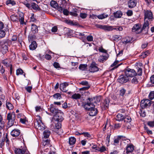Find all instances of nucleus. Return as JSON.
<instances>
[{"instance_id":"nucleus-1","label":"nucleus","mask_w":154,"mask_h":154,"mask_svg":"<svg viewBox=\"0 0 154 154\" xmlns=\"http://www.w3.org/2000/svg\"><path fill=\"white\" fill-rule=\"evenodd\" d=\"M61 124L58 122H56L55 121L51 125V128L59 134L63 133L62 130L61 129Z\"/></svg>"},{"instance_id":"nucleus-2","label":"nucleus","mask_w":154,"mask_h":154,"mask_svg":"<svg viewBox=\"0 0 154 154\" xmlns=\"http://www.w3.org/2000/svg\"><path fill=\"white\" fill-rule=\"evenodd\" d=\"M143 11L144 20L152 22L154 18L152 13L151 11L144 9Z\"/></svg>"},{"instance_id":"nucleus-3","label":"nucleus","mask_w":154,"mask_h":154,"mask_svg":"<svg viewBox=\"0 0 154 154\" xmlns=\"http://www.w3.org/2000/svg\"><path fill=\"white\" fill-rule=\"evenodd\" d=\"M16 119V115L14 112H10L8 114L7 120H8V125L9 127L14 124Z\"/></svg>"},{"instance_id":"nucleus-4","label":"nucleus","mask_w":154,"mask_h":154,"mask_svg":"<svg viewBox=\"0 0 154 154\" xmlns=\"http://www.w3.org/2000/svg\"><path fill=\"white\" fill-rule=\"evenodd\" d=\"M95 106H84V107L85 109L88 111V113L91 116H94L96 115L98 112L97 109L95 108Z\"/></svg>"},{"instance_id":"nucleus-5","label":"nucleus","mask_w":154,"mask_h":154,"mask_svg":"<svg viewBox=\"0 0 154 154\" xmlns=\"http://www.w3.org/2000/svg\"><path fill=\"white\" fill-rule=\"evenodd\" d=\"M124 71L125 76L128 78V77H132L135 76L137 75V72L134 69L127 68L125 69Z\"/></svg>"},{"instance_id":"nucleus-6","label":"nucleus","mask_w":154,"mask_h":154,"mask_svg":"<svg viewBox=\"0 0 154 154\" xmlns=\"http://www.w3.org/2000/svg\"><path fill=\"white\" fill-rule=\"evenodd\" d=\"M34 125L35 127L38 129L43 131L45 128V126L42 122V120L40 119H36L34 123Z\"/></svg>"},{"instance_id":"nucleus-7","label":"nucleus","mask_w":154,"mask_h":154,"mask_svg":"<svg viewBox=\"0 0 154 154\" xmlns=\"http://www.w3.org/2000/svg\"><path fill=\"white\" fill-rule=\"evenodd\" d=\"M150 105V101L147 99H144L141 100L140 103V106L143 109L148 107Z\"/></svg>"},{"instance_id":"nucleus-8","label":"nucleus","mask_w":154,"mask_h":154,"mask_svg":"<svg viewBox=\"0 0 154 154\" xmlns=\"http://www.w3.org/2000/svg\"><path fill=\"white\" fill-rule=\"evenodd\" d=\"M63 113L61 112H58L56 115H55L54 116V119L56 122H62L63 120Z\"/></svg>"},{"instance_id":"nucleus-9","label":"nucleus","mask_w":154,"mask_h":154,"mask_svg":"<svg viewBox=\"0 0 154 154\" xmlns=\"http://www.w3.org/2000/svg\"><path fill=\"white\" fill-rule=\"evenodd\" d=\"M27 151L26 148L22 146L19 148H15L14 150L16 154H24Z\"/></svg>"},{"instance_id":"nucleus-10","label":"nucleus","mask_w":154,"mask_h":154,"mask_svg":"<svg viewBox=\"0 0 154 154\" xmlns=\"http://www.w3.org/2000/svg\"><path fill=\"white\" fill-rule=\"evenodd\" d=\"M99 69L97 64L95 62H93L91 64L89 70L90 72H94L98 71Z\"/></svg>"},{"instance_id":"nucleus-11","label":"nucleus","mask_w":154,"mask_h":154,"mask_svg":"<svg viewBox=\"0 0 154 154\" xmlns=\"http://www.w3.org/2000/svg\"><path fill=\"white\" fill-rule=\"evenodd\" d=\"M50 111L54 116L57 115V114L61 112V111L59 110L57 108L54 106L53 104H51L50 108Z\"/></svg>"},{"instance_id":"nucleus-12","label":"nucleus","mask_w":154,"mask_h":154,"mask_svg":"<svg viewBox=\"0 0 154 154\" xmlns=\"http://www.w3.org/2000/svg\"><path fill=\"white\" fill-rule=\"evenodd\" d=\"M94 99V98H90L89 97L86 100V101L84 105V106H95L94 103L92 102Z\"/></svg>"},{"instance_id":"nucleus-13","label":"nucleus","mask_w":154,"mask_h":154,"mask_svg":"<svg viewBox=\"0 0 154 154\" xmlns=\"http://www.w3.org/2000/svg\"><path fill=\"white\" fill-rule=\"evenodd\" d=\"M128 80L129 79L125 75L124 76V75L120 76L118 79V82L121 84L126 83L127 82Z\"/></svg>"},{"instance_id":"nucleus-14","label":"nucleus","mask_w":154,"mask_h":154,"mask_svg":"<svg viewBox=\"0 0 154 154\" xmlns=\"http://www.w3.org/2000/svg\"><path fill=\"white\" fill-rule=\"evenodd\" d=\"M137 3V0H129L128 2V7L130 8L135 7Z\"/></svg>"},{"instance_id":"nucleus-15","label":"nucleus","mask_w":154,"mask_h":154,"mask_svg":"<svg viewBox=\"0 0 154 154\" xmlns=\"http://www.w3.org/2000/svg\"><path fill=\"white\" fill-rule=\"evenodd\" d=\"M68 85V83L66 82L61 83L60 85V88L62 91L66 92L68 90L67 88H66V87Z\"/></svg>"},{"instance_id":"nucleus-16","label":"nucleus","mask_w":154,"mask_h":154,"mask_svg":"<svg viewBox=\"0 0 154 154\" xmlns=\"http://www.w3.org/2000/svg\"><path fill=\"white\" fill-rule=\"evenodd\" d=\"M126 115L118 113L116 116L115 119L117 121H122L124 120L126 118Z\"/></svg>"},{"instance_id":"nucleus-17","label":"nucleus","mask_w":154,"mask_h":154,"mask_svg":"<svg viewBox=\"0 0 154 154\" xmlns=\"http://www.w3.org/2000/svg\"><path fill=\"white\" fill-rule=\"evenodd\" d=\"M20 133V131L18 129H14L11 132V135L13 137L18 136Z\"/></svg>"},{"instance_id":"nucleus-18","label":"nucleus","mask_w":154,"mask_h":154,"mask_svg":"<svg viewBox=\"0 0 154 154\" xmlns=\"http://www.w3.org/2000/svg\"><path fill=\"white\" fill-rule=\"evenodd\" d=\"M141 26L139 24H135L133 27L132 31L133 32H136V33H139L138 31L140 29Z\"/></svg>"},{"instance_id":"nucleus-19","label":"nucleus","mask_w":154,"mask_h":154,"mask_svg":"<svg viewBox=\"0 0 154 154\" xmlns=\"http://www.w3.org/2000/svg\"><path fill=\"white\" fill-rule=\"evenodd\" d=\"M8 45H2L1 49V51L3 54H5L8 51Z\"/></svg>"},{"instance_id":"nucleus-20","label":"nucleus","mask_w":154,"mask_h":154,"mask_svg":"<svg viewBox=\"0 0 154 154\" xmlns=\"http://www.w3.org/2000/svg\"><path fill=\"white\" fill-rule=\"evenodd\" d=\"M151 22L149 21L146 20H144V23L143 25V26L141 29V31H142L143 29H145L146 28H147L148 29H149V23H151Z\"/></svg>"},{"instance_id":"nucleus-21","label":"nucleus","mask_w":154,"mask_h":154,"mask_svg":"<svg viewBox=\"0 0 154 154\" xmlns=\"http://www.w3.org/2000/svg\"><path fill=\"white\" fill-rule=\"evenodd\" d=\"M37 47V44L35 41H33L32 42L29 46L30 49L32 50H35Z\"/></svg>"},{"instance_id":"nucleus-22","label":"nucleus","mask_w":154,"mask_h":154,"mask_svg":"<svg viewBox=\"0 0 154 154\" xmlns=\"http://www.w3.org/2000/svg\"><path fill=\"white\" fill-rule=\"evenodd\" d=\"M132 40L131 38L129 37H127L123 39L122 42L123 44H126L131 43Z\"/></svg>"},{"instance_id":"nucleus-23","label":"nucleus","mask_w":154,"mask_h":154,"mask_svg":"<svg viewBox=\"0 0 154 154\" xmlns=\"http://www.w3.org/2000/svg\"><path fill=\"white\" fill-rule=\"evenodd\" d=\"M10 61L9 60L7 59H6L3 60L2 62V63L4 64L7 67H9L11 66V65H12V64L9 63Z\"/></svg>"},{"instance_id":"nucleus-24","label":"nucleus","mask_w":154,"mask_h":154,"mask_svg":"<svg viewBox=\"0 0 154 154\" xmlns=\"http://www.w3.org/2000/svg\"><path fill=\"white\" fill-rule=\"evenodd\" d=\"M31 7L34 10L36 11H40L41 10L38 6L35 3H33L31 4Z\"/></svg>"},{"instance_id":"nucleus-25","label":"nucleus","mask_w":154,"mask_h":154,"mask_svg":"<svg viewBox=\"0 0 154 154\" xmlns=\"http://www.w3.org/2000/svg\"><path fill=\"white\" fill-rule=\"evenodd\" d=\"M119 61L118 60L115 61L111 65V67L114 66V67L112 68L111 70H113L117 68L121 64H119L118 65H117V64L118 63Z\"/></svg>"},{"instance_id":"nucleus-26","label":"nucleus","mask_w":154,"mask_h":154,"mask_svg":"<svg viewBox=\"0 0 154 154\" xmlns=\"http://www.w3.org/2000/svg\"><path fill=\"white\" fill-rule=\"evenodd\" d=\"M103 29L107 31H112L113 29V27L108 25H103Z\"/></svg>"},{"instance_id":"nucleus-27","label":"nucleus","mask_w":154,"mask_h":154,"mask_svg":"<svg viewBox=\"0 0 154 154\" xmlns=\"http://www.w3.org/2000/svg\"><path fill=\"white\" fill-rule=\"evenodd\" d=\"M31 30L32 32L34 33L37 32L38 31V29L37 26L34 24H32V25Z\"/></svg>"},{"instance_id":"nucleus-28","label":"nucleus","mask_w":154,"mask_h":154,"mask_svg":"<svg viewBox=\"0 0 154 154\" xmlns=\"http://www.w3.org/2000/svg\"><path fill=\"white\" fill-rule=\"evenodd\" d=\"M122 12L120 11H117L114 13V16L116 18H120L122 16Z\"/></svg>"},{"instance_id":"nucleus-29","label":"nucleus","mask_w":154,"mask_h":154,"mask_svg":"<svg viewBox=\"0 0 154 154\" xmlns=\"http://www.w3.org/2000/svg\"><path fill=\"white\" fill-rule=\"evenodd\" d=\"M107 59V57L105 56H100L98 59V61L100 62L103 63Z\"/></svg>"},{"instance_id":"nucleus-30","label":"nucleus","mask_w":154,"mask_h":154,"mask_svg":"<svg viewBox=\"0 0 154 154\" xmlns=\"http://www.w3.org/2000/svg\"><path fill=\"white\" fill-rule=\"evenodd\" d=\"M108 16V14H106L105 13H103L97 16V17L99 19L102 20L107 17Z\"/></svg>"},{"instance_id":"nucleus-31","label":"nucleus","mask_w":154,"mask_h":154,"mask_svg":"<svg viewBox=\"0 0 154 154\" xmlns=\"http://www.w3.org/2000/svg\"><path fill=\"white\" fill-rule=\"evenodd\" d=\"M76 142L75 138L73 137H70L69 140V143L70 145H73Z\"/></svg>"},{"instance_id":"nucleus-32","label":"nucleus","mask_w":154,"mask_h":154,"mask_svg":"<svg viewBox=\"0 0 154 154\" xmlns=\"http://www.w3.org/2000/svg\"><path fill=\"white\" fill-rule=\"evenodd\" d=\"M50 5L52 7L54 8H57L58 6V5L57 2L56 1L53 0L51 1Z\"/></svg>"},{"instance_id":"nucleus-33","label":"nucleus","mask_w":154,"mask_h":154,"mask_svg":"<svg viewBox=\"0 0 154 154\" xmlns=\"http://www.w3.org/2000/svg\"><path fill=\"white\" fill-rule=\"evenodd\" d=\"M81 95L79 94H75L72 95L71 98L74 99H78L80 98Z\"/></svg>"},{"instance_id":"nucleus-34","label":"nucleus","mask_w":154,"mask_h":154,"mask_svg":"<svg viewBox=\"0 0 154 154\" xmlns=\"http://www.w3.org/2000/svg\"><path fill=\"white\" fill-rule=\"evenodd\" d=\"M50 134V131L48 130H45V131L43 133V135L44 138H48Z\"/></svg>"},{"instance_id":"nucleus-35","label":"nucleus","mask_w":154,"mask_h":154,"mask_svg":"<svg viewBox=\"0 0 154 154\" xmlns=\"http://www.w3.org/2000/svg\"><path fill=\"white\" fill-rule=\"evenodd\" d=\"M4 126V122L3 121L2 117L0 115V130L2 129Z\"/></svg>"},{"instance_id":"nucleus-36","label":"nucleus","mask_w":154,"mask_h":154,"mask_svg":"<svg viewBox=\"0 0 154 154\" xmlns=\"http://www.w3.org/2000/svg\"><path fill=\"white\" fill-rule=\"evenodd\" d=\"M134 147V146L132 144L128 145L126 147V149L133 152Z\"/></svg>"},{"instance_id":"nucleus-37","label":"nucleus","mask_w":154,"mask_h":154,"mask_svg":"<svg viewBox=\"0 0 154 154\" xmlns=\"http://www.w3.org/2000/svg\"><path fill=\"white\" fill-rule=\"evenodd\" d=\"M52 96L54 99H60L62 98L61 94L59 93L55 94Z\"/></svg>"},{"instance_id":"nucleus-38","label":"nucleus","mask_w":154,"mask_h":154,"mask_svg":"<svg viewBox=\"0 0 154 154\" xmlns=\"http://www.w3.org/2000/svg\"><path fill=\"white\" fill-rule=\"evenodd\" d=\"M87 64H81L79 66V68L82 70H85L87 69Z\"/></svg>"},{"instance_id":"nucleus-39","label":"nucleus","mask_w":154,"mask_h":154,"mask_svg":"<svg viewBox=\"0 0 154 154\" xmlns=\"http://www.w3.org/2000/svg\"><path fill=\"white\" fill-rule=\"evenodd\" d=\"M106 150V148L104 146H103L100 148H98V149H96V152H97V151H100L101 152H104Z\"/></svg>"},{"instance_id":"nucleus-40","label":"nucleus","mask_w":154,"mask_h":154,"mask_svg":"<svg viewBox=\"0 0 154 154\" xmlns=\"http://www.w3.org/2000/svg\"><path fill=\"white\" fill-rule=\"evenodd\" d=\"M144 128L145 131L149 135L152 134V131L149 130L147 127L145 125Z\"/></svg>"},{"instance_id":"nucleus-41","label":"nucleus","mask_w":154,"mask_h":154,"mask_svg":"<svg viewBox=\"0 0 154 154\" xmlns=\"http://www.w3.org/2000/svg\"><path fill=\"white\" fill-rule=\"evenodd\" d=\"M19 20L21 24H23L24 23V18L23 14H21V16H20Z\"/></svg>"},{"instance_id":"nucleus-42","label":"nucleus","mask_w":154,"mask_h":154,"mask_svg":"<svg viewBox=\"0 0 154 154\" xmlns=\"http://www.w3.org/2000/svg\"><path fill=\"white\" fill-rule=\"evenodd\" d=\"M122 137V136H119L115 138L114 140V143L116 144H118L119 142V140Z\"/></svg>"},{"instance_id":"nucleus-43","label":"nucleus","mask_w":154,"mask_h":154,"mask_svg":"<svg viewBox=\"0 0 154 154\" xmlns=\"http://www.w3.org/2000/svg\"><path fill=\"white\" fill-rule=\"evenodd\" d=\"M5 32L3 30H0V38L4 37L5 35Z\"/></svg>"},{"instance_id":"nucleus-44","label":"nucleus","mask_w":154,"mask_h":154,"mask_svg":"<svg viewBox=\"0 0 154 154\" xmlns=\"http://www.w3.org/2000/svg\"><path fill=\"white\" fill-rule=\"evenodd\" d=\"M113 38L114 40L118 41L121 39V37L120 35H114L113 36Z\"/></svg>"},{"instance_id":"nucleus-45","label":"nucleus","mask_w":154,"mask_h":154,"mask_svg":"<svg viewBox=\"0 0 154 154\" xmlns=\"http://www.w3.org/2000/svg\"><path fill=\"white\" fill-rule=\"evenodd\" d=\"M6 4L8 5L9 4L12 5H14L16 4V3L15 1L11 0H8L6 2Z\"/></svg>"},{"instance_id":"nucleus-46","label":"nucleus","mask_w":154,"mask_h":154,"mask_svg":"<svg viewBox=\"0 0 154 154\" xmlns=\"http://www.w3.org/2000/svg\"><path fill=\"white\" fill-rule=\"evenodd\" d=\"M109 100L108 99H106L103 102V104L104 106L107 108L109 106Z\"/></svg>"},{"instance_id":"nucleus-47","label":"nucleus","mask_w":154,"mask_h":154,"mask_svg":"<svg viewBox=\"0 0 154 154\" xmlns=\"http://www.w3.org/2000/svg\"><path fill=\"white\" fill-rule=\"evenodd\" d=\"M139 113L140 116L142 117H144L146 116V113L144 111L142 110L141 109L140 110Z\"/></svg>"},{"instance_id":"nucleus-48","label":"nucleus","mask_w":154,"mask_h":154,"mask_svg":"<svg viewBox=\"0 0 154 154\" xmlns=\"http://www.w3.org/2000/svg\"><path fill=\"white\" fill-rule=\"evenodd\" d=\"M6 106L9 110H11L13 108L12 105L11 103L9 102L6 103Z\"/></svg>"},{"instance_id":"nucleus-49","label":"nucleus","mask_w":154,"mask_h":154,"mask_svg":"<svg viewBox=\"0 0 154 154\" xmlns=\"http://www.w3.org/2000/svg\"><path fill=\"white\" fill-rule=\"evenodd\" d=\"M149 97L150 99L152 100L154 98V91H151L150 93Z\"/></svg>"},{"instance_id":"nucleus-50","label":"nucleus","mask_w":154,"mask_h":154,"mask_svg":"<svg viewBox=\"0 0 154 154\" xmlns=\"http://www.w3.org/2000/svg\"><path fill=\"white\" fill-rule=\"evenodd\" d=\"M23 73V70L20 69H18L16 71V75H18L19 74H22Z\"/></svg>"},{"instance_id":"nucleus-51","label":"nucleus","mask_w":154,"mask_h":154,"mask_svg":"<svg viewBox=\"0 0 154 154\" xmlns=\"http://www.w3.org/2000/svg\"><path fill=\"white\" fill-rule=\"evenodd\" d=\"M142 73V69L140 68H139L138 69L137 72V75H141Z\"/></svg>"},{"instance_id":"nucleus-52","label":"nucleus","mask_w":154,"mask_h":154,"mask_svg":"<svg viewBox=\"0 0 154 154\" xmlns=\"http://www.w3.org/2000/svg\"><path fill=\"white\" fill-rule=\"evenodd\" d=\"M148 125L150 127H154V120L153 121H149L147 122Z\"/></svg>"},{"instance_id":"nucleus-53","label":"nucleus","mask_w":154,"mask_h":154,"mask_svg":"<svg viewBox=\"0 0 154 154\" xmlns=\"http://www.w3.org/2000/svg\"><path fill=\"white\" fill-rule=\"evenodd\" d=\"M11 19L13 21H16L17 20V17L14 15H12L11 16Z\"/></svg>"},{"instance_id":"nucleus-54","label":"nucleus","mask_w":154,"mask_h":154,"mask_svg":"<svg viewBox=\"0 0 154 154\" xmlns=\"http://www.w3.org/2000/svg\"><path fill=\"white\" fill-rule=\"evenodd\" d=\"M86 39L88 41L91 42L93 41V38L92 36L90 35L87 36L86 37Z\"/></svg>"},{"instance_id":"nucleus-55","label":"nucleus","mask_w":154,"mask_h":154,"mask_svg":"<svg viewBox=\"0 0 154 154\" xmlns=\"http://www.w3.org/2000/svg\"><path fill=\"white\" fill-rule=\"evenodd\" d=\"M132 83L134 84H137L138 82L137 78L136 77H134L131 80Z\"/></svg>"},{"instance_id":"nucleus-56","label":"nucleus","mask_w":154,"mask_h":154,"mask_svg":"<svg viewBox=\"0 0 154 154\" xmlns=\"http://www.w3.org/2000/svg\"><path fill=\"white\" fill-rule=\"evenodd\" d=\"M87 16V14L85 13H81L80 16L83 19L86 18Z\"/></svg>"},{"instance_id":"nucleus-57","label":"nucleus","mask_w":154,"mask_h":154,"mask_svg":"<svg viewBox=\"0 0 154 154\" xmlns=\"http://www.w3.org/2000/svg\"><path fill=\"white\" fill-rule=\"evenodd\" d=\"M80 84L83 85H86V86L87 85H89L88 82L86 81H84L81 82L80 83Z\"/></svg>"},{"instance_id":"nucleus-58","label":"nucleus","mask_w":154,"mask_h":154,"mask_svg":"<svg viewBox=\"0 0 154 154\" xmlns=\"http://www.w3.org/2000/svg\"><path fill=\"white\" fill-rule=\"evenodd\" d=\"M125 91H126L124 89V88L122 89L121 90H120V95H121L122 96H123L124 95V94L125 92Z\"/></svg>"},{"instance_id":"nucleus-59","label":"nucleus","mask_w":154,"mask_h":154,"mask_svg":"<svg viewBox=\"0 0 154 154\" xmlns=\"http://www.w3.org/2000/svg\"><path fill=\"white\" fill-rule=\"evenodd\" d=\"M150 51L149 50H147L143 54V57H146V56H147L148 55H149L150 54Z\"/></svg>"},{"instance_id":"nucleus-60","label":"nucleus","mask_w":154,"mask_h":154,"mask_svg":"<svg viewBox=\"0 0 154 154\" xmlns=\"http://www.w3.org/2000/svg\"><path fill=\"white\" fill-rule=\"evenodd\" d=\"M90 87V86L89 85H87L85 87H83L81 88H80V90H88Z\"/></svg>"},{"instance_id":"nucleus-61","label":"nucleus","mask_w":154,"mask_h":154,"mask_svg":"<svg viewBox=\"0 0 154 154\" xmlns=\"http://www.w3.org/2000/svg\"><path fill=\"white\" fill-rule=\"evenodd\" d=\"M82 134H83L85 137H86L88 138H90L91 137L90 134L88 132H83Z\"/></svg>"},{"instance_id":"nucleus-62","label":"nucleus","mask_w":154,"mask_h":154,"mask_svg":"<svg viewBox=\"0 0 154 154\" xmlns=\"http://www.w3.org/2000/svg\"><path fill=\"white\" fill-rule=\"evenodd\" d=\"M111 135V134L110 133L107 134V136L106 138V142H108L109 143V142L110 137Z\"/></svg>"},{"instance_id":"nucleus-63","label":"nucleus","mask_w":154,"mask_h":154,"mask_svg":"<svg viewBox=\"0 0 154 154\" xmlns=\"http://www.w3.org/2000/svg\"><path fill=\"white\" fill-rule=\"evenodd\" d=\"M53 66H54V67L56 68H58L60 67L59 63L56 62H54V63Z\"/></svg>"},{"instance_id":"nucleus-64","label":"nucleus","mask_w":154,"mask_h":154,"mask_svg":"<svg viewBox=\"0 0 154 154\" xmlns=\"http://www.w3.org/2000/svg\"><path fill=\"white\" fill-rule=\"evenodd\" d=\"M126 14L128 16H131L133 14V12L131 10H129L127 12Z\"/></svg>"}]
</instances>
